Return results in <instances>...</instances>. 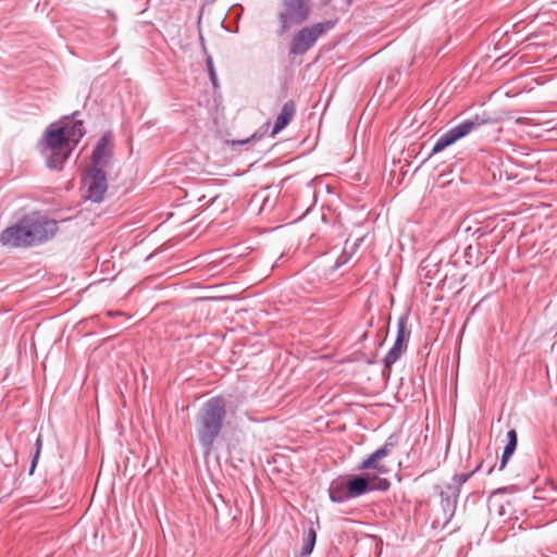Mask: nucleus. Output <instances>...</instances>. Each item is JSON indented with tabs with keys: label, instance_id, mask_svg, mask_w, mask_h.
<instances>
[{
	"label": "nucleus",
	"instance_id": "nucleus-1",
	"mask_svg": "<svg viewBox=\"0 0 557 557\" xmlns=\"http://www.w3.org/2000/svg\"><path fill=\"white\" fill-rule=\"evenodd\" d=\"M59 231L58 221L40 212L24 215L0 234V243L12 248H28L51 240Z\"/></svg>",
	"mask_w": 557,
	"mask_h": 557
},
{
	"label": "nucleus",
	"instance_id": "nucleus-2",
	"mask_svg": "<svg viewBox=\"0 0 557 557\" xmlns=\"http://www.w3.org/2000/svg\"><path fill=\"white\" fill-rule=\"evenodd\" d=\"M226 401L223 396L207 399L196 417V434L205 455L211 454L226 421Z\"/></svg>",
	"mask_w": 557,
	"mask_h": 557
},
{
	"label": "nucleus",
	"instance_id": "nucleus-3",
	"mask_svg": "<svg viewBox=\"0 0 557 557\" xmlns=\"http://www.w3.org/2000/svg\"><path fill=\"white\" fill-rule=\"evenodd\" d=\"M66 128L55 123L50 124L39 143L40 152L46 158V165L51 170L61 171L71 156L73 146L66 139Z\"/></svg>",
	"mask_w": 557,
	"mask_h": 557
},
{
	"label": "nucleus",
	"instance_id": "nucleus-4",
	"mask_svg": "<svg viewBox=\"0 0 557 557\" xmlns=\"http://www.w3.org/2000/svg\"><path fill=\"white\" fill-rule=\"evenodd\" d=\"M312 9V0H281L276 34L283 36L290 28L302 25L309 20Z\"/></svg>",
	"mask_w": 557,
	"mask_h": 557
},
{
	"label": "nucleus",
	"instance_id": "nucleus-5",
	"mask_svg": "<svg viewBox=\"0 0 557 557\" xmlns=\"http://www.w3.org/2000/svg\"><path fill=\"white\" fill-rule=\"evenodd\" d=\"M334 26V21H324L301 27L292 36L288 45L289 55H304L317 44L322 35Z\"/></svg>",
	"mask_w": 557,
	"mask_h": 557
},
{
	"label": "nucleus",
	"instance_id": "nucleus-6",
	"mask_svg": "<svg viewBox=\"0 0 557 557\" xmlns=\"http://www.w3.org/2000/svg\"><path fill=\"white\" fill-rule=\"evenodd\" d=\"M487 123H492V120L486 116L485 113L482 115L475 114L472 117L466 119L456 126L449 128L447 132L442 134L437 140L435 141L429 157H432L448 146L455 144L457 140L466 137L474 129H478L480 126L485 125Z\"/></svg>",
	"mask_w": 557,
	"mask_h": 557
},
{
	"label": "nucleus",
	"instance_id": "nucleus-7",
	"mask_svg": "<svg viewBox=\"0 0 557 557\" xmlns=\"http://www.w3.org/2000/svg\"><path fill=\"white\" fill-rule=\"evenodd\" d=\"M82 182L86 188V198L99 203L104 199L108 189V181L104 169L88 166L82 175Z\"/></svg>",
	"mask_w": 557,
	"mask_h": 557
},
{
	"label": "nucleus",
	"instance_id": "nucleus-8",
	"mask_svg": "<svg viewBox=\"0 0 557 557\" xmlns=\"http://www.w3.org/2000/svg\"><path fill=\"white\" fill-rule=\"evenodd\" d=\"M398 438L399 437L397 434H391L380 448L373 451L367 459H364L358 466V470H374L376 474L387 473L388 469L386 466L381 463V460L392 454V451L398 444Z\"/></svg>",
	"mask_w": 557,
	"mask_h": 557
},
{
	"label": "nucleus",
	"instance_id": "nucleus-9",
	"mask_svg": "<svg viewBox=\"0 0 557 557\" xmlns=\"http://www.w3.org/2000/svg\"><path fill=\"white\" fill-rule=\"evenodd\" d=\"M435 490L441 498L444 524H447L455 516L460 493L456 491V487H451L447 483L445 485H436Z\"/></svg>",
	"mask_w": 557,
	"mask_h": 557
},
{
	"label": "nucleus",
	"instance_id": "nucleus-10",
	"mask_svg": "<svg viewBox=\"0 0 557 557\" xmlns=\"http://www.w3.org/2000/svg\"><path fill=\"white\" fill-rule=\"evenodd\" d=\"M113 143L110 134H104L96 144L91 154V165L104 169L112 158Z\"/></svg>",
	"mask_w": 557,
	"mask_h": 557
},
{
	"label": "nucleus",
	"instance_id": "nucleus-11",
	"mask_svg": "<svg viewBox=\"0 0 557 557\" xmlns=\"http://www.w3.org/2000/svg\"><path fill=\"white\" fill-rule=\"evenodd\" d=\"M61 126L66 128L67 143L70 146H73L74 149L85 135L83 121L71 120L66 116Z\"/></svg>",
	"mask_w": 557,
	"mask_h": 557
},
{
	"label": "nucleus",
	"instance_id": "nucleus-12",
	"mask_svg": "<svg viewBox=\"0 0 557 557\" xmlns=\"http://www.w3.org/2000/svg\"><path fill=\"white\" fill-rule=\"evenodd\" d=\"M295 112V102L293 100H288L287 102H285L281 109L280 114L275 120L274 126L271 132V136H274L281 131H283L293 120Z\"/></svg>",
	"mask_w": 557,
	"mask_h": 557
},
{
	"label": "nucleus",
	"instance_id": "nucleus-13",
	"mask_svg": "<svg viewBox=\"0 0 557 557\" xmlns=\"http://www.w3.org/2000/svg\"><path fill=\"white\" fill-rule=\"evenodd\" d=\"M348 496L359 497L371 491L370 479L362 475H355L347 482Z\"/></svg>",
	"mask_w": 557,
	"mask_h": 557
},
{
	"label": "nucleus",
	"instance_id": "nucleus-14",
	"mask_svg": "<svg viewBox=\"0 0 557 557\" xmlns=\"http://www.w3.org/2000/svg\"><path fill=\"white\" fill-rule=\"evenodd\" d=\"M329 496L333 503H344L350 499L347 483L344 481H333L329 488Z\"/></svg>",
	"mask_w": 557,
	"mask_h": 557
},
{
	"label": "nucleus",
	"instance_id": "nucleus-15",
	"mask_svg": "<svg viewBox=\"0 0 557 557\" xmlns=\"http://www.w3.org/2000/svg\"><path fill=\"white\" fill-rule=\"evenodd\" d=\"M517 443H518V435H517L516 430H513V429L509 430L507 432V444L504 448L502 459L499 462V468H498L499 470H503L505 468L506 463L508 462V460L515 453V450L517 448Z\"/></svg>",
	"mask_w": 557,
	"mask_h": 557
},
{
	"label": "nucleus",
	"instance_id": "nucleus-16",
	"mask_svg": "<svg viewBox=\"0 0 557 557\" xmlns=\"http://www.w3.org/2000/svg\"><path fill=\"white\" fill-rule=\"evenodd\" d=\"M408 345L394 342L392 348L387 351L384 357V366L385 368H392V366L398 361V359L403 356V354L407 350Z\"/></svg>",
	"mask_w": 557,
	"mask_h": 557
},
{
	"label": "nucleus",
	"instance_id": "nucleus-17",
	"mask_svg": "<svg viewBox=\"0 0 557 557\" xmlns=\"http://www.w3.org/2000/svg\"><path fill=\"white\" fill-rule=\"evenodd\" d=\"M411 330L408 327V315L399 317L397 321V334L395 342L408 345Z\"/></svg>",
	"mask_w": 557,
	"mask_h": 557
},
{
	"label": "nucleus",
	"instance_id": "nucleus-18",
	"mask_svg": "<svg viewBox=\"0 0 557 557\" xmlns=\"http://www.w3.org/2000/svg\"><path fill=\"white\" fill-rule=\"evenodd\" d=\"M315 542H317V531L313 528V525L311 524L304 535L302 548H301L300 554L310 556V554L312 553V550L314 548Z\"/></svg>",
	"mask_w": 557,
	"mask_h": 557
},
{
	"label": "nucleus",
	"instance_id": "nucleus-19",
	"mask_svg": "<svg viewBox=\"0 0 557 557\" xmlns=\"http://www.w3.org/2000/svg\"><path fill=\"white\" fill-rule=\"evenodd\" d=\"M482 468V463L478 465L475 467L474 470H472L471 472H468V473H460V474H455L453 478H451V482L447 483L448 485H450L451 487H456V491H459L460 492V488L461 486L476 472L479 471L480 469Z\"/></svg>",
	"mask_w": 557,
	"mask_h": 557
},
{
	"label": "nucleus",
	"instance_id": "nucleus-20",
	"mask_svg": "<svg viewBox=\"0 0 557 557\" xmlns=\"http://www.w3.org/2000/svg\"><path fill=\"white\" fill-rule=\"evenodd\" d=\"M41 448H42V437L39 434L37 436V438H36V442H35V453L33 455L30 467H29V471H28V473L30 475L34 473V471L36 469V466H37V462H38V459H39V456H40Z\"/></svg>",
	"mask_w": 557,
	"mask_h": 557
},
{
	"label": "nucleus",
	"instance_id": "nucleus-21",
	"mask_svg": "<svg viewBox=\"0 0 557 557\" xmlns=\"http://www.w3.org/2000/svg\"><path fill=\"white\" fill-rule=\"evenodd\" d=\"M206 63H207V67H208V72H209V76L212 82V85L214 87H218V77H216V73L214 70L212 58L208 57Z\"/></svg>",
	"mask_w": 557,
	"mask_h": 557
},
{
	"label": "nucleus",
	"instance_id": "nucleus-22",
	"mask_svg": "<svg viewBox=\"0 0 557 557\" xmlns=\"http://www.w3.org/2000/svg\"><path fill=\"white\" fill-rule=\"evenodd\" d=\"M391 486V483L387 479H375V483L373 485H371V491L372 490H377V491H387Z\"/></svg>",
	"mask_w": 557,
	"mask_h": 557
},
{
	"label": "nucleus",
	"instance_id": "nucleus-23",
	"mask_svg": "<svg viewBox=\"0 0 557 557\" xmlns=\"http://www.w3.org/2000/svg\"><path fill=\"white\" fill-rule=\"evenodd\" d=\"M122 313L116 311V312H112V311H108V315L109 317H115V315H121Z\"/></svg>",
	"mask_w": 557,
	"mask_h": 557
},
{
	"label": "nucleus",
	"instance_id": "nucleus-24",
	"mask_svg": "<svg viewBox=\"0 0 557 557\" xmlns=\"http://www.w3.org/2000/svg\"><path fill=\"white\" fill-rule=\"evenodd\" d=\"M492 471H493V468H492V467H490V468L487 469V474H490Z\"/></svg>",
	"mask_w": 557,
	"mask_h": 557
},
{
	"label": "nucleus",
	"instance_id": "nucleus-25",
	"mask_svg": "<svg viewBox=\"0 0 557 557\" xmlns=\"http://www.w3.org/2000/svg\"><path fill=\"white\" fill-rule=\"evenodd\" d=\"M297 557H309V556H306V555L300 554V555H299V556H297Z\"/></svg>",
	"mask_w": 557,
	"mask_h": 557
}]
</instances>
